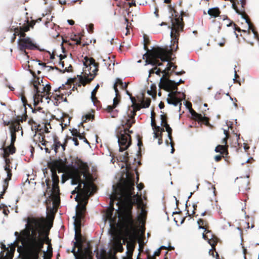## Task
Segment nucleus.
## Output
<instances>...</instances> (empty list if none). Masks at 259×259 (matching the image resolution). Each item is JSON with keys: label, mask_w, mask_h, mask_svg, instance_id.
I'll use <instances>...</instances> for the list:
<instances>
[{"label": "nucleus", "mask_w": 259, "mask_h": 259, "mask_svg": "<svg viewBox=\"0 0 259 259\" xmlns=\"http://www.w3.org/2000/svg\"><path fill=\"white\" fill-rule=\"evenodd\" d=\"M161 122L160 125L165 127V131L168 133V137L170 141L172 140L171 133H172V129L169 126V124L167 122H164V115L161 114L160 115Z\"/></svg>", "instance_id": "16"}, {"label": "nucleus", "mask_w": 259, "mask_h": 259, "mask_svg": "<svg viewBox=\"0 0 259 259\" xmlns=\"http://www.w3.org/2000/svg\"><path fill=\"white\" fill-rule=\"evenodd\" d=\"M68 139L72 140L74 142V144L75 146H78L79 145V143H78V141L77 138L69 137V138H68Z\"/></svg>", "instance_id": "36"}, {"label": "nucleus", "mask_w": 259, "mask_h": 259, "mask_svg": "<svg viewBox=\"0 0 259 259\" xmlns=\"http://www.w3.org/2000/svg\"><path fill=\"white\" fill-rule=\"evenodd\" d=\"M53 141L54 151L56 153H57L58 148H59L61 147V143H60V141L58 140V138L56 136L53 137Z\"/></svg>", "instance_id": "23"}, {"label": "nucleus", "mask_w": 259, "mask_h": 259, "mask_svg": "<svg viewBox=\"0 0 259 259\" xmlns=\"http://www.w3.org/2000/svg\"><path fill=\"white\" fill-rule=\"evenodd\" d=\"M134 183L131 181L124 182L117 190H114L115 195L113 196L117 201V208L115 209L118 213V221L126 228H133L135 221L132 215L133 205H136L138 209L137 221L142 225L145 223L147 212L142 207L141 196L138 193L134 192Z\"/></svg>", "instance_id": "1"}, {"label": "nucleus", "mask_w": 259, "mask_h": 259, "mask_svg": "<svg viewBox=\"0 0 259 259\" xmlns=\"http://www.w3.org/2000/svg\"><path fill=\"white\" fill-rule=\"evenodd\" d=\"M222 159V156L221 155H216L214 157V159L216 161H219Z\"/></svg>", "instance_id": "45"}, {"label": "nucleus", "mask_w": 259, "mask_h": 259, "mask_svg": "<svg viewBox=\"0 0 259 259\" xmlns=\"http://www.w3.org/2000/svg\"><path fill=\"white\" fill-rule=\"evenodd\" d=\"M127 155H128V153L127 152H125L124 155H123V156L122 157L123 160H126V158H127Z\"/></svg>", "instance_id": "61"}, {"label": "nucleus", "mask_w": 259, "mask_h": 259, "mask_svg": "<svg viewBox=\"0 0 259 259\" xmlns=\"http://www.w3.org/2000/svg\"><path fill=\"white\" fill-rule=\"evenodd\" d=\"M225 150V147L224 145H219L215 148V151L217 153H223Z\"/></svg>", "instance_id": "27"}, {"label": "nucleus", "mask_w": 259, "mask_h": 259, "mask_svg": "<svg viewBox=\"0 0 259 259\" xmlns=\"http://www.w3.org/2000/svg\"><path fill=\"white\" fill-rule=\"evenodd\" d=\"M159 108L160 109H162L164 108V103L162 102H161L159 104V105H158Z\"/></svg>", "instance_id": "53"}, {"label": "nucleus", "mask_w": 259, "mask_h": 259, "mask_svg": "<svg viewBox=\"0 0 259 259\" xmlns=\"http://www.w3.org/2000/svg\"><path fill=\"white\" fill-rule=\"evenodd\" d=\"M42 221L40 219L32 218L27 219L25 225L26 230V244L31 259H39V254L44 245V238L41 237Z\"/></svg>", "instance_id": "3"}, {"label": "nucleus", "mask_w": 259, "mask_h": 259, "mask_svg": "<svg viewBox=\"0 0 259 259\" xmlns=\"http://www.w3.org/2000/svg\"><path fill=\"white\" fill-rule=\"evenodd\" d=\"M2 248L4 249V250H9V247H6V245L4 244H2V246H1Z\"/></svg>", "instance_id": "58"}, {"label": "nucleus", "mask_w": 259, "mask_h": 259, "mask_svg": "<svg viewBox=\"0 0 259 259\" xmlns=\"http://www.w3.org/2000/svg\"><path fill=\"white\" fill-rule=\"evenodd\" d=\"M102 61H103V62H105V64L106 65H107V64H108V68L109 69H110H110H111V68H110V65H111V64H110L109 62H110V61H110V57H108V59H102Z\"/></svg>", "instance_id": "31"}, {"label": "nucleus", "mask_w": 259, "mask_h": 259, "mask_svg": "<svg viewBox=\"0 0 259 259\" xmlns=\"http://www.w3.org/2000/svg\"><path fill=\"white\" fill-rule=\"evenodd\" d=\"M59 59H60V61H61V60L63 59H64L65 57H66V56L65 55H61L60 54L59 56Z\"/></svg>", "instance_id": "60"}, {"label": "nucleus", "mask_w": 259, "mask_h": 259, "mask_svg": "<svg viewBox=\"0 0 259 259\" xmlns=\"http://www.w3.org/2000/svg\"><path fill=\"white\" fill-rule=\"evenodd\" d=\"M156 71L155 72V73L156 75L160 76L161 72L163 73V72H162L163 70H161L160 69H159V68L157 69H157H156Z\"/></svg>", "instance_id": "43"}, {"label": "nucleus", "mask_w": 259, "mask_h": 259, "mask_svg": "<svg viewBox=\"0 0 259 259\" xmlns=\"http://www.w3.org/2000/svg\"><path fill=\"white\" fill-rule=\"evenodd\" d=\"M168 46L156 47L152 48L151 50H148L147 52L143 55V59L145 60V64L151 65L152 66H161L163 64L159 60L161 61H167L166 59L163 57V55H167L168 53Z\"/></svg>", "instance_id": "5"}, {"label": "nucleus", "mask_w": 259, "mask_h": 259, "mask_svg": "<svg viewBox=\"0 0 259 259\" xmlns=\"http://www.w3.org/2000/svg\"><path fill=\"white\" fill-rule=\"evenodd\" d=\"M151 100L147 99V100H143L141 101V104L142 108H146L149 107L150 105Z\"/></svg>", "instance_id": "26"}, {"label": "nucleus", "mask_w": 259, "mask_h": 259, "mask_svg": "<svg viewBox=\"0 0 259 259\" xmlns=\"http://www.w3.org/2000/svg\"><path fill=\"white\" fill-rule=\"evenodd\" d=\"M232 8L235 10V11L238 14H239V15L241 14V12L238 10V8L235 4H232Z\"/></svg>", "instance_id": "34"}, {"label": "nucleus", "mask_w": 259, "mask_h": 259, "mask_svg": "<svg viewBox=\"0 0 259 259\" xmlns=\"http://www.w3.org/2000/svg\"><path fill=\"white\" fill-rule=\"evenodd\" d=\"M198 228L200 229H203V230H204V232H206L207 234H210V237H211V238H212L213 235L211 234V232L210 231L206 230L204 227H203L202 226H200V225H199Z\"/></svg>", "instance_id": "30"}, {"label": "nucleus", "mask_w": 259, "mask_h": 259, "mask_svg": "<svg viewBox=\"0 0 259 259\" xmlns=\"http://www.w3.org/2000/svg\"><path fill=\"white\" fill-rule=\"evenodd\" d=\"M128 4L130 7L132 6H136V2L135 1H133L132 3H128Z\"/></svg>", "instance_id": "64"}, {"label": "nucleus", "mask_w": 259, "mask_h": 259, "mask_svg": "<svg viewBox=\"0 0 259 259\" xmlns=\"http://www.w3.org/2000/svg\"><path fill=\"white\" fill-rule=\"evenodd\" d=\"M126 94H127L128 96H129V97H130V99L131 100V101L133 103V97H132V96L131 94H130V93L128 92V91H127V90L126 91Z\"/></svg>", "instance_id": "49"}, {"label": "nucleus", "mask_w": 259, "mask_h": 259, "mask_svg": "<svg viewBox=\"0 0 259 259\" xmlns=\"http://www.w3.org/2000/svg\"><path fill=\"white\" fill-rule=\"evenodd\" d=\"M169 77H164V75L160 79L159 87L160 88L163 89L164 90L171 92L174 94H180V92L178 91V86L181 83H183L184 80L180 79L178 81L176 82L174 80L168 78Z\"/></svg>", "instance_id": "7"}, {"label": "nucleus", "mask_w": 259, "mask_h": 259, "mask_svg": "<svg viewBox=\"0 0 259 259\" xmlns=\"http://www.w3.org/2000/svg\"><path fill=\"white\" fill-rule=\"evenodd\" d=\"M8 182L7 181V179H5L4 180V184L3 185V194H5V192L6 191V190L8 188Z\"/></svg>", "instance_id": "29"}, {"label": "nucleus", "mask_w": 259, "mask_h": 259, "mask_svg": "<svg viewBox=\"0 0 259 259\" xmlns=\"http://www.w3.org/2000/svg\"><path fill=\"white\" fill-rule=\"evenodd\" d=\"M125 23H127L126 29V32L125 33L126 35L127 34V33L130 32L129 29L128 28V19L126 18H124Z\"/></svg>", "instance_id": "41"}, {"label": "nucleus", "mask_w": 259, "mask_h": 259, "mask_svg": "<svg viewBox=\"0 0 259 259\" xmlns=\"http://www.w3.org/2000/svg\"><path fill=\"white\" fill-rule=\"evenodd\" d=\"M46 91V95H48L51 91V85L49 84H47L45 86L44 85Z\"/></svg>", "instance_id": "35"}, {"label": "nucleus", "mask_w": 259, "mask_h": 259, "mask_svg": "<svg viewBox=\"0 0 259 259\" xmlns=\"http://www.w3.org/2000/svg\"><path fill=\"white\" fill-rule=\"evenodd\" d=\"M47 180H46V181H47ZM46 185L47 186V188L48 189H50V190L48 192V195H49V196H51L53 193V188H50V184L47 182H46Z\"/></svg>", "instance_id": "33"}, {"label": "nucleus", "mask_w": 259, "mask_h": 259, "mask_svg": "<svg viewBox=\"0 0 259 259\" xmlns=\"http://www.w3.org/2000/svg\"><path fill=\"white\" fill-rule=\"evenodd\" d=\"M8 161H9V160L6 159L5 160V162H6V165L5 166V170L7 172V171H11V169L10 168V165H9V163H8Z\"/></svg>", "instance_id": "32"}, {"label": "nucleus", "mask_w": 259, "mask_h": 259, "mask_svg": "<svg viewBox=\"0 0 259 259\" xmlns=\"http://www.w3.org/2000/svg\"><path fill=\"white\" fill-rule=\"evenodd\" d=\"M185 71H180V72H175V74L176 75H180L181 74H183L184 73H185Z\"/></svg>", "instance_id": "55"}, {"label": "nucleus", "mask_w": 259, "mask_h": 259, "mask_svg": "<svg viewBox=\"0 0 259 259\" xmlns=\"http://www.w3.org/2000/svg\"><path fill=\"white\" fill-rule=\"evenodd\" d=\"M169 98L170 99L167 98L166 99V101H167V104H168L169 105H171V103H172V100L170 98Z\"/></svg>", "instance_id": "56"}, {"label": "nucleus", "mask_w": 259, "mask_h": 259, "mask_svg": "<svg viewBox=\"0 0 259 259\" xmlns=\"http://www.w3.org/2000/svg\"><path fill=\"white\" fill-rule=\"evenodd\" d=\"M169 144H170V146L171 147V149L170 153H173L174 152V151H175V149H174V147H173L174 145H173V144H172V143L171 142H170Z\"/></svg>", "instance_id": "59"}, {"label": "nucleus", "mask_w": 259, "mask_h": 259, "mask_svg": "<svg viewBox=\"0 0 259 259\" xmlns=\"http://www.w3.org/2000/svg\"><path fill=\"white\" fill-rule=\"evenodd\" d=\"M153 137L154 139H156V138H158V137H159V135L158 134V132H156L155 131H153Z\"/></svg>", "instance_id": "47"}, {"label": "nucleus", "mask_w": 259, "mask_h": 259, "mask_svg": "<svg viewBox=\"0 0 259 259\" xmlns=\"http://www.w3.org/2000/svg\"><path fill=\"white\" fill-rule=\"evenodd\" d=\"M71 184L72 185L78 184L76 188L78 189L82 193L83 197V204L78 207V205H76L77 209L76 210V215L73 217L74 219V228H75V239L76 242H74L75 246L77 242L80 243L82 242V239L80 236L78 237L76 233V222L77 219H82L86 211L85 205L88 202L89 197L92 196L96 191V187L94 183L95 178L92 174L90 171V168L88 164L85 163L80 162L77 166H76L71 176ZM76 256L75 247L74 246L71 250Z\"/></svg>", "instance_id": "2"}, {"label": "nucleus", "mask_w": 259, "mask_h": 259, "mask_svg": "<svg viewBox=\"0 0 259 259\" xmlns=\"http://www.w3.org/2000/svg\"><path fill=\"white\" fill-rule=\"evenodd\" d=\"M11 144L10 146L6 148L5 149V152L13 154L16 151V149L14 147V143L16 139V134L12 133V134H11Z\"/></svg>", "instance_id": "12"}, {"label": "nucleus", "mask_w": 259, "mask_h": 259, "mask_svg": "<svg viewBox=\"0 0 259 259\" xmlns=\"http://www.w3.org/2000/svg\"><path fill=\"white\" fill-rule=\"evenodd\" d=\"M192 194H193V192H191V193H190V194L189 195V196H188V199H187V200L186 201V208H187V207H188V205H187V202H188V200L191 198V197L192 196Z\"/></svg>", "instance_id": "54"}, {"label": "nucleus", "mask_w": 259, "mask_h": 259, "mask_svg": "<svg viewBox=\"0 0 259 259\" xmlns=\"http://www.w3.org/2000/svg\"><path fill=\"white\" fill-rule=\"evenodd\" d=\"M84 60H85V62H83V65H84V66H85V68H88V66L87 65V63L88 62H89V65L90 66L92 65L94 67V69L92 71V72L94 73L93 74H92L91 73V71L89 70H88L89 73L91 76H92V77H91V78L87 77H85V78L82 79V83L83 84H86L87 83H89V82H91L94 79V78L95 77V75H96V72L98 70V67H99V64H98V63H96L95 59L94 58H90L88 59L87 57H85Z\"/></svg>", "instance_id": "9"}, {"label": "nucleus", "mask_w": 259, "mask_h": 259, "mask_svg": "<svg viewBox=\"0 0 259 259\" xmlns=\"http://www.w3.org/2000/svg\"><path fill=\"white\" fill-rule=\"evenodd\" d=\"M240 4L241 5V7L242 8H244V6L246 4V2L245 0H240Z\"/></svg>", "instance_id": "46"}, {"label": "nucleus", "mask_w": 259, "mask_h": 259, "mask_svg": "<svg viewBox=\"0 0 259 259\" xmlns=\"http://www.w3.org/2000/svg\"><path fill=\"white\" fill-rule=\"evenodd\" d=\"M220 11L218 7L210 8L208 10V14L210 16L216 18L220 15Z\"/></svg>", "instance_id": "19"}, {"label": "nucleus", "mask_w": 259, "mask_h": 259, "mask_svg": "<svg viewBox=\"0 0 259 259\" xmlns=\"http://www.w3.org/2000/svg\"><path fill=\"white\" fill-rule=\"evenodd\" d=\"M94 118V115L89 113V114H85V115L83 116H82V120L83 121L82 122H81L80 123H79V125H82L83 122H87V121H89L90 120H92Z\"/></svg>", "instance_id": "25"}, {"label": "nucleus", "mask_w": 259, "mask_h": 259, "mask_svg": "<svg viewBox=\"0 0 259 259\" xmlns=\"http://www.w3.org/2000/svg\"><path fill=\"white\" fill-rule=\"evenodd\" d=\"M160 250L158 248L156 251H155V252H154V254H153V256H155V255H159V254H160Z\"/></svg>", "instance_id": "44"}, {"label": "nucleus", "mask_w": 259, "mask_h": 259, "mask_svg": "<svg viewBox=\"0 0 259 259\" xmlns=\"http://www.w3.org/2000/svg\"><path fill=\"white\" fill-rule=\"evenodd\" d=\"M168 49H169L168 50V53H167V55H163V57H164L167 61H166L167 63V66L166 68H165L164 70H163V75H164V77H169V71H171V68H172V71L176 69L177 66L173 64L172 63L170 62L169 61L173 60L174 58L172 57V49L171 46H168Z\"/></svg>", "instance_id": "10"}, {"label": "nucleus", "mask_w": 259, "mask_h": 259, "mask_svg": "<svg viewBox=\"0 0 259 259\" xmlns=\"http://www.w3.org/2000/svg\"><path fill=\"white\" fill-rule=\"evenodd\" d=\"M94 25L92 24H91L89 26V29H88V31L90 33H92L93 32Z\"/></svg>", "instance_id": "40"}, {"label": "nucleus", "mask_w": 259, "mask_h": 259, "mask_svg": "<svg viewBox=\"0 0 259 259\" xmlns=\"http://www.w3.org/2000/svg\"><path fill=\"white\" fill-rule=\"evenodd\" d=\"M241 18L242 19H243L245 22L247 24L248 26V28L249 29H251L252 32H253V36L254 37L256 38L257 40H259V36H258V34L257 33V32L255 31L254 29V28H251V23H250L249 20L248 19H247L244 15H242L241 16Z\"/></svg>", "instance_id": "18"}, {"label": "nucleus", "mask_w": 259, "mask_h": 259, "mask_svg": "<svg viewBox=\"0 0 259 259\" xmlns=\"http://www.w3.org/2000/svg\"><path fill=\"white\" fill-rule=\"evenodd\" d=\"M41 83H42V79H40L39 78H34L30 82V85L33 87V98L34 106L37 105L35 99H38L39 97H40L41 99L42 98H46V99H48V97H46V95H47L46 89H45L44 85L41 84Z\"/></svg>", "instance_id": "6"}, {"label": "nucleus", "mask_w": 259, "mask_h": 259, "mask_svg": "<svg viewBox=\"0 0 259 259\" xmlns=\"http://www.w3.org/2000/svg\"><path fill=\"white\" fill-rule=\"evenodd\" d=\"M99 85L98 84L91 93V97H92V100L93 101H94L93 97L96 95V92H97L98 89L99 88Z\"/></svg>", "instance_id": "28"}, {"label": "nucleus", "mask_w": 259, "mask_h": 259, "mask_svg": "<svg viewBox=\"0 0 259 259\" xmlns=\"http://www.w3.org/2000/svg\"><path fill=\"white\" fill-rule=\"evenodd\" d=\"M113 106H108L107 107V110L108 112L109 113L114 111L113 109L117 106V105L118 104V101L117 99V97H116L115 98H114L113 100Z\"/></svg>", "instance_id": "22"}, {"label": "nucleus", "mask_w": 259, "mask_h": 259, "mask_svg": "<svg viewBox=\"0 0 259 259\" xmlns=\"http://www.w3.org/2000/svg\"><path fill=\"white\" fill-rule=\"evenodd\" d=\"M202 237L204 240H207L208 243L211 246L212 249L209 250V254L214 256V252L212 250V249L214 248V246L215 245L216 243L212 242V241L211 240V238H209L208 236L206 235L204 233H203Z\"/></svg>", "instance_id": "17"}, {"label": "nucleus", "mask_w": 259, "mask_h": 259, "mask_svg": "<svg viewBox=\"0 0 259 259\" xmlns=\"http://www.w3.org/2000/svg\"><path fill=\"white\" fill-rule=\"evenodd\" d=\"M177 94H174L172 92H170L168 94V97L170 98L172 100L171 105L174 106H177L179 105L181 106L182 105L181 102L182 100L181 99L180 97L177 96Z\"/></svg>", "instance_id": "15"}, {"label": "nucleus", "mask_w": 259, "mask_h": 259, "mask_svg": "<svg viewBox=\"0 0 259 259\" xmlns=\"http://www.w3.org/2000/svg\"><path fill=\"white\" fill-rule=\"evenodd\" d=\"M114 200L112 199V198L111 197H110V206L111 207H113V205H114Z\"/></svg>", "instance_id": "50"}, {"label": "nucleus", "mask_w": 259, "mask_h": 259, "mask_svg": "<svg viewBox=\"0 0 259 259\" xmlns=\"http://www.w3.org/2000/svg\"><path fill=\"white\" fill-rule=\"evenodd\" d=\"M117 110H114V111L110 112V114H111V117H112V118L116 117L117 116Z\"/></svg>", "instance_id": "39"}, {"label": "nucleus", "mask_w": 259, "mask_h": 259, "mask_svg": "<svg viewBox=\"0 0 259 259\" xmlns=\"http://www.w3.org/2000/svg\"><path fill=\"white\" fill-rule=\"evenodd\" d=\"M67 22L68 24L70 25H73L74 24V22L72 20H68Z\"/></svg>", "instance_id": "57"}, {"label": "nucleus", "mask_w": 259, "mask_h": 259, "mask_svg": "<svg viewBox=\"0 0 259 259\" xmlns=\"http://www.w3.org/2000/svg\"><path fill=\"white\" fill-rule=\"evenodd\" d=\"M135 122V119H132L130 115L126 113V116L121 120L120 125L116 130V136L120 152L126 150L131 145V138L130 133L133 131L130 128Z\"/></svg>", "instance_id": "4"}, {"label": "nucleus", "mask_w": 259, "mask_h": 259, "mask_svg": "<svg viewBox=\"0 0 259 259\" xmlns=\"http://www.w3.org/2000/svg\"><path fill=\"white\" fill-rule=\"evenodd\" d=\"M190 113L194 119L199 121L204 122L205 124L208 122L207 118L204 115L203 116L201 114L197 113L192 109L190 111Z\"/></svg>", "instance_id": "13"}, {"label": "nucleus", "mask_w": 259, "mask_h": 259, "mask_svg": "<svg viewBox=\"0 0 259 259\" xmlns=\"http://www.w3.org/2000/svg\"><path fill=\"white\" fill-rule=\"evenodd\" d=\"M153 112H151V125L152 127V129L154 131H155L156 132L159 133V131L161 129V127L159 125H156L155 123L154 122V119L153 117Z\"/></svg>", "instance_id": "20"}, {"label": "nucleus", "mask_w": 259, "mask_h": 259, "mask_svg": "<svg viewBox=\"0 0 259 259\" xmlns=\"http://www.w3.org/2000/svg\"><path fill=\"white\" fill-rule=\"evenodd\" d=\"M120 85V88L123 89H126L127 87L128 83L126 82H122V80L119 78H116V82L114 84L113 88L115 92L116 97H117L118 96V90L117 89V85Z\"/></svg>", "instance_id": "14"}, {"label": "nucleus", "mask_w": 259, "mask_h": 259, "mask_svg": "<svg viewBox=\"0 0 259 259\" xmlns=\"http://www.w3.org/2000/svg\"><path fill=\"white\" fill-rule=\"evenodd\" d=\"M68 138L65 139L64 140V142L63 144H61V147H62V150L64 151L65 150V147L67 145Z\"/></svg>", "instance_id": "37"}, {"label": "nucleus", "mask_w": 259, "mask_h": 259, "mask_svg": "<svg viewBox=\"0 0 259 259\" xmlns=\"http://www.w3.org/2000/svg\"><path fill=\"white\" fill-rule=\"evenodd\" d=\"M137 187L138 190L139 191H140L143 188V184H140L139 185H138Z\"/></svg>", "instance_id": "48"}, {"label": "nucleus", "mask_w": 259, "mask_h": 259, "mask_svg": "<svg viewBox=\"0 0 259 259\" xmlns=\"http://www.w3.org/2000/svg\"><path fill=\"white\" fill-rule=\"evenodd\" d=\"M53 16H51V18L49 19L48 18H47L48 21L46 22L45 25L46 27H48V24L49 23L50 21H51L52 20Z\"/></svg>", "instance_id": "51"}, {"label": "nucleus", "mask_w": 259, "mask_h": 259, "mask_svg": "<svg viewBox=\"0 0 259 259\" xmlns=\"http://www.w3.org/2000/svg\"><path fill=\"white\" fill-rule=\"evenodd\" d=\"M20 125L19 124L14 123L11 124L10 126L11 134H12V133L16 134V132L20 130Z\"/></svg>", "instance_id": "21"}, {"label": "nucleus", "mask_w": 259, "mask_h": 259, "mask_svg": "<svg viewBox=\"0 0 259 259\" xmlns=\"http://www.w3.org/2000/svg\"><path fill=\"white\" fill-rule=\"evenodd\" d=\"M76 45H80L81 44V38H79V39H76Z\"/></svg>", "instance_id": "62"}, {"label": "nucleus", "mask_w": 259, "mask_h": 259, "mask_svg": "<svg viewBox=\"0 0 259 259\" xmlns=\"http://www.w3.org/2000/svg\"><path fill=\"white\" fill-rule=\"evenodd\" d=\"M169 19L171 21V26L169 27L171 28L170 36H172L174 32L176 33L182 30L183 28V24L182 22V19L180 18H173V15L169 17Z\"/></svg>", "instance_id": "11"}, {"label": "nucleus", "mask_w": 259, "mask_h": 259, "mask_svg": "<svg viewBox=\"0 0 259 259\" xmlns=\"http://www.w3.org/2000/svg\"><path fill=\"white\" fill-rule=\"evenodd\" d=\"M19 50L23 55L28 58L26 49L33 50L36 48L35 45L32 42L29 37H26V34L23 33L17 40Z\"/></svg>", "instance_id": "8"}, {"label": "nucleus", "mask_w": 259, "mask_h": 259, "mask_svg": "<svg viewBox=\"0 0 259 259\" xmlns=\"http://www.w3.org/2000/svg\"><path fill=\"white\" fill-rule=\"evenodd\" d=\"M81 140H83V142L84 143H87L90 146V147H91L90 143L88 142V141L87 140V139L84 137V138H82Z\"/></svg>", "instance_id": "52"}, {"label": "nucleus", "mask_w": 259, "mask_h": 259, "mask_svg": "<svg viewBox=\"0 0 259 259\" xmlns=\"http://www.w3.org/2000/svg\"><path fill=\"white\" fill-rule=\"evenodd\" d=\"M154 67L150 69L149 70V77L150 76V75L152 74H153L155 73V70L156 69H157V66H154Z\"/></svg>", "instance_id": "38"}, {"label": "nucleus", "mask_w": 259, "mask_h": 259, "mask_svg": "<svg viewBox=\"0 0 259 259\" xmlns=\"http://www.w3.org/2000/svg\"><path fill=\"white\" fill-rule=\"evenodd\" d=\"M7 177H8V179H7V180L8 182L9 181H10L11 179L12 174L11 172V171H7Z\"/></svg>", "instance_id": "42"}, {"label": "nucleus", "mask_w": 259, "mask_h": 259, "mask_svg": "<svg viewBox=\"0 0 259 259\" xmlns=\"http://www.w3.org/2000/svg\"><path fill=\"white\" fill-rule=\"evenodd\" d=\"M71 133L72 136L73 137V138H78L79 140H81L82 138H84V137L82 134L76 129H73Z\"/></svg>", "instance_id": "24"}, {"label": "nucleus", "mask_w": 259, "mask_h": 259, "mask_svg": "<svg viewBox=\"0 0 259 259\" xmlns=\"http://www.w3.org/2000/svg\"><path fill=\"white\" fill-rule=\"evenodd\" d=\"M9 212V209H4V210H3V213L5 214V215H8V213Z\"/></svg>", "instance_id": "63"}]
</instances>
